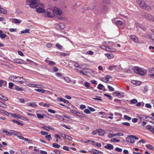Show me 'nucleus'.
<instances>
[{
	"label": "nucleus",
	"instance_id": "nucleus-36",
	"mask_svg": "<svg viewBox=\"0 0 154 154\" xmlns=\"http://www.w3.org/2000/svg\"><path fill=\"white\" fill-rule=\"evenodd\" d=\"M21 34H23V33H29L30 32L29 31V29H26L24 30H22V31H21Z\"/></svg>",
	"mask_w": 154,
	"mask_h": 154
},
{
	"label": "nucleus",
	"instance_id": "nucleus-1",
	"mask_svg": "<svg viewBox=\"0 0 154 154\" xmlns=\"http://www.w3.org/2000/svg\"><path fill=\"white\" fill-rule=\"evenodd\" d=\"M38 0H26V3L30 7L32 8H35L37 6H43V4L39 2Z\"/></svg>",
	"mask_w": 154,
	"mask_h": 154
},
{
	"label": "nucleus",
	"instance_id": "nucleus-2",
	"mask_svg": "<svg viewBox=\"0 0 154 154\" xmlns=\"http://www.w3.org/2000/svg\"><path fill=\"white\" fill-rule=\"evenodd\" d=\"M9 79L13 81L18 82L21 84H23V83L26 82V79L19 76H11L9 77Z\"/></svg>",
	"mask_w": 154,
	"mask_h": 154
},
{
	"label": "nucleus",
	"instance_id": "nucleus-5",
	"mask_svg": "<svg viewBox=\"0 0 154 154\" xmlns=\"http://www.w3.org/2000/svg\"><path fill=\"white\" fill-rule=\"evenodd\" d=\"M138 138L134 135H130L126 138V140L129 143H133L134 142V140H138Z\"/></svg>",
	"mask_w": 154,
	"mask_h": 154
},
{
	"label": "nucleus",
	"instance_id": "nucleus-33",
	"mask_svg": "<svg viewBox=\"0 0 154 154\" xmlns=\"http://www.w3.org/2000/svg\"><path fill=\"white\" fill-rule=\"evenodd\" d=\"M0 98L3 99L5 101H8V99L6 97H4V96L2 95L1 94H0Z\"/></svg>",
	"mask_w": 154,
	"mask_h": 154
},
{
	"label": "nucleus",
	"instance_id": "nucleus-28",
	"mask_svg": "<svg viewBox=\"0 0 154 154\" xmlns=\"http://www.w3.org/2000/svg\"><path fill=\"white\" fill-rule=\"evenodd\" d=\"M115 23L117 25L121 26L122 25L123 23L121 20H118L116 21Z\"/></svg>",
	"mask_w": 154,
	"mask_h": 154
},
{
	"label": "nucleus",
	"instance_id": "nucleus-60",
	"mask_svg": "<svg viewBox=\"0 0 154 154\" xmlns=\"http://www.w3.org/2000/svg\"><path fill=\"white\" fill-rule=\"evenodd\" d=\"M115 149L116 151L119 152H121L122 151V149L119 147H116Z\"/></svg>",
	"mask_w": 154,
	"mask_h": 154
},
{
	"label": "nucleus",
	"instance_id": "nucleus-64",
	"mask_svg": "<svg viewBox=\"0 0 154 154\" xmlns=\"http://www.w3.org/2000/svg\"><path fill=\"white\" fill-rule=\"evenodd\" d=\"M149 49H152V50L151 51L152 52H154V46H149Z\"/></svg>",
	"mask_w": 154,
	"mask_h": 154
},
{
	"label": "nucleus",
	"instance_id": "nucleus-25",
	"mask_svg": "<svg viewBox=\"0 0 154 154\" xmlns=\"http://www.w3.org/2000/svg\"><path fill=\"white\" fill-rule=\"evenodd\" d=\"M12 121L15 123H16L18 125H21V126H23V124L20 122L19 121H17V120H12Z\"/></svg>",
	"mask_w": 154,
	"mask_h": 154
},
{
	"label": "nucleus",
	"instance_id": "nucleus-44",
	"mask_svg": "<svg viewBox=\"0 0 154 154\" xmlns=\"http://www.w3.org/2000/svg\"><path fill=\"white\" fill-rule=\"evenodd\" d=\"M137 100L135 99H134L130 101V102L132 103H137Z\"/></svg>",
	"mask_w": 154,
	"mask_h": 154
},
{
	"label": "nucleus",
	"instance_id": "nucleus-47",
	"mask_svg": "<svg viewBox=\"0 0 154 154\" xmlns=\"http://www.w3.org/2000/svg\"><path fill=\"white\" fill-rule=\"evenodd\" d=\"M64 79L67 82H69L71 81V79L67 77H65Z\"/></svg>",
	"mask_w": 154,
	"mask_h": 154
},
{
	"label": "nucleus",
	"instance_id": "nucleus-56",
	"mask_svg": "<svg viewBox=\"0 0 154 154\" xmlns=\"http://www.w3.org/2000/svg\"><path fill=\"white\" fill-rule=\"evenodd\" d=\"M146 5V4L145 2L144 1L143 3V2H142L140 4V5L139 6L140 7L142 8H143V7H144Z\"/></svg>",
	"mask_w": 154,
	"mask_h": 154
},
{
	"label": "nucleus",
	"instance_id": "nucleus-53",
	"mask_svg": "<svg viewBox=\"0 0 154 154\" xmlns=\"http://www.w3.org/2000/svg\"><path fill=\"white\" fill-rule=\"evenodd\" d=\"M15 89L17 91H22L23 89L21 88H19L18 86H16L15 87Z\"/></svg>",
	"mask_w": 154,
	"mask_h": 154
},
{
	"label": "nucleus",
	"instance_id": "nucleus-22",
	"mask_svg": "<svg viewBox=\"0 0 154 154\" xmlns=\"http://www.w3.org/2000/svg\"><path fill=\"white\" fill-rule=\"evenodd\" d=\"M139 118L140 119V121H142V119L145 120V119H148V116H146L143 115H140L139 116Z\"/></svg>",
	"mask_w": 154,
	"mask_h": 154
},
{
	"label": "nucleus",
	"instance_id": "nucleus-41",
	"mask_svg": "<svg viewBox=\"0 0 154 154\" xmlns=\"http://www.w3.org/2000/svg\"><path fill=\"white\" fill-rule=\"evenodd\" d=\"M143 0H137L136 2L137 4L140 6V4L143 2Z\"/></svg>",
	"mask_w": 154,
	"mask_h": 154
},
{
	"label": "nucleus",
	"instance_id": "nucleus-4",
	"mask_svg": "<svg viewBox=\"0 0 154 154\" xmlns=\"http://www.w3.org/2000/svg\"><path fill=\"white\" fill-rule=\"evenodd\" d=\"M45 16L47 17L51 18L54 17V14L53 10L48 8L46 10V12L45 14Z\"/></svg>",
	"mask_w": 154,
	"mask_h": 154
},
{
	"label": "nucleus",
	"instance_id": "nucleus-57",
	"mask_svg": "<svg viewBox=\"0 0 154 154\" xmlns=\"http://www.w3.org/2000/svg\"><path fill=\"white\" fill-rule=\"evenodd\" d=\"M49 64L50 65L54 66L55 65L56 63L53 61H49Z\"/></svg>",
	"mask_w": 154,
	"mask_h": 154
},
{
	"label": "nucleus",
	"instance_id": "nucleus-30",
	"mask_svg": "<svg viewBox=\"0 0 154 154\" xmlns=\"http://www.w3.org/2000/svg\"><path fill=\"white\" fill-rule=\"evenodd\" d=\"M42 128L43 129H45L48 131L50 129H51V127L50 126H48V127L46 126H42Z\"/></svg>",
	"mask_w": 154,
	"mask_h": 154
},
{
	"label": "nucleus",
	"instance_id": "nucleus-61",
	"mask_svg": "<svg viewBox=\"0 0 154 154\" xmlns=\"http://www.w3.org/2000/svg\"><path fill=\"white\" fill-rule=\"evenodd\" d=\"M48 111L49 112H51V113H55L56 112L55 111V110H52V109H48Z\"/></svg>",
	"mask_w": 154,
	"mask_h": 154
},
{
	"label": "nucleus",
	"instance_id": "nucleus-26",
	"mask_svg": "<svg viewBox=\"0 0 154 154\" xmlns=\"http://www.w3.org/2000/svg\"><path fill=\"white\" fill-rule=\"evenodd\" d=\"M106 55L108 59H110L113 58L114 57L113 55L111 54L107 53L106 54Z\"/></svg>",
	"mask_w": 154,
	"mask_h": 154
},
{
	"label": "nucleus",
	"instance_id": "nucleus-20",
	"mask_svg": "<svg viewBox=\"0 0 154 154\" xmlns=\"http://www.w3.org/2000/svg\"><path fill=\"white\" fill-rule=\"evenodd\" d=\"M58 27L60 29H63L65 26L64 24L62 23H60L58 25Z\"/></svg>",
	"mask_w": 154,
	"mask_h": 154
},
{
	"label": "nucleus",
	"instance_id": "nucleus-45",
	"mask_svg": "<svg viewBox=\"0 0 154 154\" xmlns=\"http://www.w3.org/2000/svg\"><path fill=\"white\" fill-rule=\"evenodd\" d=\"M124 118L126 120H130L131 119V117L127 115H125L124 116Z\"/></svg>",
	"mask_w": 154,
	"mask_h": 154
},
{
	"label": "nucleus",
	"instance_id": "nucleus-32",
	"mask_svg": "<svg viewBox=\"0 0 154 154\" xmlns=\"http://www.w3.org/2000/svg\"><path fill=\"white\" fill-rule=\"evenodd\" d=\"M91 152H92L93 154H98L99 153H103V152L101 151L96 150H95L94 151H93Z\"/></svg>",
	"mask_w": 154,
	"mask_h": 154
},
{
	"label": "nucleus",
	"instance_id": "nucleus-11",
	"mask_svg": "<svg viewBox=\"0 0 154 154\" xmlns=\"http://www.w3.org/2000/svg\"><path fill=\"white\" fill-rule=\"evenodd\" d=\"M146 128L149 130L150 132L154 133V128L150 125H147L146 126Z\"/></svg>",
	"mask_w": 154,
	"mask_h": 154
},
{
	"label": "nucleus",
	"instance_id": "nucleus-34",
	"mask_svg": "<svg viewBox=\"0 0 154 154\" xmlns=\"http://www.w3.org/2000/svg\"><path fill=\"white\" fill-rule=\"evenodd\" d=\"M146 146L147 148L151 150L153 149L154 148L153 146L152 145L150 144L146 145Z\"/></svg>",
	"mask_w": 154,
	"mask_h": 154
},
{
	"label": "nucleus",
	"instance_id": "nucleus-38",
	"mask_svg": "<svg viewBox=\"0 0 154 154\" xmlns=\"http://www.w3.org/2000/svg\"><path fill=\"white\" fill-rule=\"evenodd\" d=\"M74 66L76 67L79 69H82V68H81V66H79V65L77 62H75L74 63Z\"/></svg>",
	"mask_w": 154,
	"mask_h": 154
},
{
	"label": "nucleus",
	"instance_id": "nucleus-6",
	"mask_svg": "<svg viewBox=\"0 0 154 154\" xmlns=\"http://www.w3.org/2000/svg\"><path fill=\"white\" fill-rule=\"evenodd\" d=\"M100 48L107 51H109L114 52L116 51V49L113 48H110L109 47H107L104 45H101Z\"/></svg>",
	"mask_w": 154,
	"mask_h": 154
},
{
	"label": "nucleus",
	"instance_id": "nucleus-46",
	"mask_svg": "<svg viewBox=\"0 0 154 154\" xmlns=\"http://www.w3.org/2000/svg\"><path fill=\"white\" fill-rule=\"evenodd\" d=\"M11 116L12 117H15V118H20L19 117V115H16V114L11 113Z\"/></svg>",
	"mask_w": 154,
	"mask_h": 154
},
{
	"label": "nucleus",
	"instance_id": "nucleus-21",
	"mask_svg": "<svg viewBox=\"0 0 154 154\" xmlns=\"http://www.w3.org/2000/svg\"><path fill=\"white\" fill-rule=\"evenodd\" d=\"M2 132L5 133L6 135H11L12 134V132H9L5 129H3L2 131Z\"/></svg>",
	"mask_w": 154,
	"mask_h": 154
},
{
	"label": "nucleus",
	"instance_id": "nucleus-27",
	"mask_svg": "<svg viewBox=\"0 0 154 154\" xmlns=\"http://www.w3.org/2000/svg\"><path fill=\"white\" fill-rule=\"evenodd\" d=\"M12 20H14V23L16 24L20 23L21 22V21L20 20L17 19H13Z\"/></svg>",
	"mask_w": 154,
	"mask_h": 154
},
{
	"label": "nucleus",
	"instance_id": "nucleus-59",
	"mask_svg": "<svg viewBox=\"0 0 154 154\" xmlns=\"http://www.w3.org/2000/svg\"><path fill=\"white\" fill-rule=\"evenodd\" d=\"M98 133V130H96L95 131H94L92 132V134L94 135H95L97 133Z\"/></svg>",
	"mask_w": 154,
	"mask_h": 154
},
{
	"label": "nucleus",
	"instance_id": "nucleus-54",
	"mask_svg": "<svg viewBox=\"0 0 154 154\" xmlns=\"http://www.w3.org/2000/svg\"><path fill=\"white\" fill-rule=\"evenodd\" d=\"M84 112L87 114H89L91 113L90 110L88 109H85L84 110Z\"/></svg>",
	"mask_w": 154,
	"mask_h": 154
},
{
	"label": "nucleus",
	"instance_id": "nucleus-48",
	"mask_svg": "<svg viewBox=\"0 0 154 154\" xmlns=\"http://www.w3.org/2000/svg\"><path fill=\"white\" fill-rule=\"evenodd\" d=\"M54 136L56 139L59 140V141L61 140V138L60 136L56 134L54 135Z\"/></svg>",
	"mask_w": 154,
	"mask_h": 154
},
{
	"label": "nucleus",
	"instance_id": "nucleus-12",
	"mask_svg": "<svg viewBox=\"0 0 154 154\" xmlns=\"http://www.w3.org/2000/svg\"><path fill=\"white\" fill-rule=\"evenodd\" d=\"M42 111L38 110L36 111V115L37 118L38 119H43L44 118L43 116L40 114V113H42Z\"/></svg>",
	"mask_w": 154,
	"mask_h": 154
},
{
	"label": "nucleus",
	"instance_id": "nucleus-7",
	"mask_svg": "<svg viewBox=\"0 0 154 154\" xmlns=\"http://www.w3.org/2000/svg\"><path fill=\"white\" fill-rule=\"evenodd\" d=\"M53 11L54 14L55 13L57 15L60 16L62 14V12L61 11L56 7H54Z\"/></svg>",
	"mask_w": 154,
	"mask_h": 154
},
{
	"label": "nucleus",
	"instance_id": "nucleus-15",
	"mask_svg": "<svg viewBox=\"0 0 154 154\" xmlns=\"http://www.w3.org/2000/svg\"><path fill=\"white\" fill-rule=\"evenodd\" d=\"M27 106H29L31 107H34L36 108L37 106V105L34 103H26Z\"/></svg>",
	"mask_w": 154,
	"mask_h": 154
},
{
	"label": "nucleus",
	"instance_id": "nucleus-16",
	"mask_svg": "<svg viewBox=\"0 0 154 154\" xmlns=\"http://www.w3.org/2000/svg\"><path fill=\"white\" fill-rule=\"evenodd\" d=\"M98 133L99 135L100 136H103L105 134V131L101 129H98Z\"/></svg>",
	"mask_w": 154,
	"mask_h": 154
},
{
	"label": "nucleus",
	"instance_id": "nucleus-29",
	"mask_svg": "<svg viewBox=\"0 0 154 154\" xmlns=\"http://www.w3.org/2000/svg\"><path fill=\"white\" fill-rule=\"evenodd\" d=\"M52 146L54 147L58 148L60 147V146L57 143H54L52 144Z\"/></svg>",
	"mask_w": 154,
	"mask_h": 154
},
{
	"label": "nucleus",
	"instance_id": "nucleus-24",
	"mask_svg": "<svg viewBox=\"0 0 154 154\" xmlns=\"http://www.w3.org/2000/svg\"><path fill=\"white\" fill-rule=\"evenodd\" d=\"M34 90L35 91L37 92H41L42 93H44L45 91V90L41 89H35Z\"/></svg>",
	"mask_w": 154,
	"mask_h": 154
},
{
	"label": "nucleus",
	"instance_id": "nucleus-10",
	"mask_svg": "<svg viewBox=\"0 0 154 154\" xmlns=\"http://www.w3.org/2000/svg\"><path fill=\"white\" fill-rule=\"evenodd\" d=\"M123 135L124 134L122 133H117L114 134H109L108 135V137L109 138H111L116 136H123Z\"/></svg>",
	"mask_w": 154,
	"mask_h": 154
},
{
	"label": "nucleus",
	"instance_id": "nucleus-39",
	"mask_svg": "<svg viewBox=\"0 0 154 154\" xmlns=\"http://www.w3.org/2000/svg\"><path fill=\"white\" fill-rule=\"evenodd\" d=\"M103 87L104 86L103 85L100 84L98 85L97 88L100 90H102Z\"/></svg>",
	"mask_w": 154,
	"mask_h": 154
},
{
	"label": "nucleus",
	"instance_id": "nucleus-42",
	"mask_svg": "<svg viewBox=\"0 0 154 154\" xmlns=\"http://www.w3.org/2000/svg\"><path fill=\"white\" fill-rule=\"evenodd\" d=\"M45 137L48 139V141H50V140L52 139L51 135L50 134L46 135L45 136Z\"/></svg>",
	"mask_w": 154,
	"mask_h": 154
},
{
	"label": "nucleus",
	"instance_id": "nucleus-62",
	"mask_svg": "<svg viewBox=\"0 0 154 154\" xmlns=\"http://www.w3.org/2000/svg\"><path fill=\"white\" fill-rule=\"evenodd\" d=\"M149 38L152 40H154V35L149 34Z\"/></svg>",
	"mask_w": 154,
	"mask_h": 154
},
{
	"label": "nucleus",
	"instance_id": "nucleus-49",
	"mask_svg": "<svg viewBox=\"0 0 154 154\" xmlns=\"http://www.w3.org/2000/svg\"><path fill=\"white\" fill-rule=\"evenodd\" d=\"M108 88L109 89V91H113L114 90V88L110 85L108 86Z\"/></svg>",
	"mask_w": 154,
	"mask_h": 154
},
{
	"label": "nucleus",
	"instance_id": "nucleus-35",
	"mask_svg": "<svg viewBox=\"0 0 154 154\" xmlns=\"http://www.w3.org/2000/svg\"><path fill=\"white\" fill-rule=\"evenodd\" d=\"M0 106L4 108H6L7 107V106L5 104L0 102Z\"/></svg>",
	"mask_w": 154,
	"mask_h": 154
},
{
	"label": "nucleus",
	"instance_id": "nucleus-50",
	"mask_svg": "<svg viewBox=\"0 0 154 154\" xmlns=\"http://www.w3.org/2000/svg\"><path fill=\"white\" fill-rule=\"evenodd\" d=\"M56 46L57 48H58L60 49H62V46L59 43H57L56 45Z\"/></svg>",
	"mask_w": 154,
	"mask_h": 154
},
{
	"label": "nucleus",
	"instance_id": "nucleus-40",
	"mask_svg": "<svg viewBox=\"0 0 154 154\" xmlns=\"http://www.w3.org/2000/svg\"><path fill=\"white\" fill-rule=\"evenodd\" d=\"M1 83L2 84V85L6 86L7 85V82L3 80H0Z\"/></svg>",
	"mask_w": 154,
	"mask_h": 154
},
{
	"label": "nucleus",
	"instance_id": "nucleus-55",
	"mask_svg": "<svg viewBox=\"0 0 154 154\" xmlns=\"http://www.w3.org/2000/svg\"><path fill=\"white\" fill-rule=\"evenodd\" d=\"M14 86V84L11 82H10L9 83V88L10 89L12 88Z\"/></svg>",
	"mask_w": 154,
	"mask_h": 154
},
{
	"label": "nucleus",
	"instance_id": "nucleus-19",
	"mask_svg": "<svg viewBox=\"0 0 154 154\" xmlns=\"http://www.w3.org/2000/svg\"><path fill=\"white\" fill-rule=\"evenodd\" d=\"M57 100L59 101L63 102L65 103H69V101L68 100H67L65 99H63L62 98H57Z\"/></svg>",
	"mask_w": 154,
	"mask_h": 154
},
{
	"label": "nucleus",
	"instance_id": "nucleus-58",
	"mask_svg": "<svg viewBox=\"0 0 154 154\" xmlns=\"http://www.w3.org/2000/svg\"><path fill=\"white\" fill-rule=\"evenodd\" d=\"M66 138L69 140H72V138L71 137L68 135H66Z\"/></svg>",
	"mask_w": 154,
	"mask_h": 154
},
{
	"label": "nucleus",
	"instance_id": "nucleus-13",
	"mask_svg": "<svg viewBox=\"0 0 154 154\" xmlns=\"http://www.w3.org/2000/svg\"><path fill=\"white\" fill-rule=\"evenodd\" d=\"M104 147L107 149H112L113 148V146L112 145L108 143L107 145L105 146Z\"/></svg>",
	"mask_w": 154,
	"mask_h": 154
},
{
	"label": "nucleus",
	"instance_id": "nucleus-31",
	"mask_svg": "<svg viewBox=\"0 0 154 154\" xmlns=\"http://www.w3.org/2000/svg\"><path fill=\"white\" fill-rule=\"evenodd\" d=\"M92 99L94 100H102L101 99V97L99 96H96L95 97L93 98Z\"/></svg>",
	"mask_w": 154,
	"mask_h": 154
},
{
	"label": "nucleus",
	"instance_id": "nucleus-8",
	"mask_svg": "<svg viewBox=\"0 0 154 154\" xmlns=\"http://www.w3.org/2000/svg\"><path fill=\"white\" fill-rule=\"evenodd\" d=\"M38 8L36 9V11L37 12L41 13L45 12V10L43 8L44 7V5L43 6H40V5L37 6Z\"/></svg>",
	"mask_w": 154,
	"mask_h": 154
},
{
	"label": "nucleus",
	"instance_id": "nucleus-3",
	"mask_svg": "<svg viewBox=\"0 0 154 154\" xmlns=\"http://www.w3.org/2000/svg\"><path fill=\"white\" fill-rule=\"evenodd\" d=\"M133 69L135 73L141 75H144L147 73V70L146 69L138 67H135Z\"/></svg>",
	"mask_w": 154,
	"mask_h": 154
},
{
	"label": "nucleus",
	"instance_id": "nucleus-37",
	"mask_svg": "<svg viewBox=\"0 0 154 154\" xmlns=\"http://www.w3.org/2000/svg\"><path fill=\"white\" fill-rule=\"evenodd\" d=\"M143 8L148 11H149L151 9L150 7L149 6L147 5L146 4L144 7V8L143 7Z\"/></svg>",
	"mask_w": 154,
	"mask_h": 154
},
{
	"label": "nucleus",
	"instance_id": "nucleus-63",
	"mask_svg": "<svg viewBox=\"0 0 154 154\" xmlns=\"http://www.w3.org/2000/svg\"><path fill=\"white\" fill-rule=\"evenodd\" d=\"M56 154H60V152L58 150H55L53 151Z\"/></svg>",
	"mask_w": 154,
	"mask_h": 154
},
{
	"label": "nucleus",
	"instance_id": "nucleus-43",
	"mask_svg": "<svg viewBox=\"0 0 154 154\" xmlns=\"http://www.w3.org/2000/svg\"><path fill=\"white\" fill-rule=\"evenodd\" d=\"M0 112L6 115H7L8 114V112L4 110L0 109Z\"/></svg>",
	"mask_w": 154,
	"mask_h": 154
},
{
	"label": "nucleus",
	"instance_id": "nucleus-18",
	"mask_svg": "<svg viewBox=\"0 0 154 154\" xmlns=\"http://www.w3.org/2000/svg\"><path fill=\"white\" fill-rule=\"evenodd\" d=\"M21 61H23L22 60H20L19 59H15L14 60V63H17L19 64H22L23 63Z\"/></svg>",
	"mask_w": 154,
	"mask_h": 154
},
{
	"label": "nucleus",
	"instance_id": "nucleus-23",
	"mask_svg": "<svg viewBox=\"0 0 154 154\" xmlns=\"http://www.w3.org/2000/svg\"><path fill=\"white\" fill-rule=\"evenodd\" d=\"M3 13L4 14H6L7 13V11L5 10L2 8H1V6H0V14Z\"/></svg>",
	"mask_w": 154,
	"mask_h": 154
},
{
	"label": "nucleus",
	"instance_id": "nucleus-17",
	"mask_svg": "<svg viewBox=\"0 0 154 154\" xmlns=\"http://www.w3.org/2000/svg\"><path fill=\"white\" fill-rule=\"evenodd\" d=\"M7 36V35L3 33L2 31L0 30V37L2 38H5Z\"/></svg>",
	"mask_w": 154,
	"mask_h": 154
},
{
	"label": "nucleus",
	"instance_id": "nucleus-51",
	"mask_svg": "<svg viewBox=\"0 0 154 154\" xmlns=\"http://www.w3.org/2000/svg\"><path fill=\"white\" fill-rule=\"evenodd\" d=\"M114 141H115L116 142H120V141L119 140L116 139L115 138H113L110 140L111 142H113Z\"/></svg>",
	"mask_w": 154,
	"mask_h": 154
},
{
	"label": "nucleus",
	"instance_id": "nucleus-9",
	"mask_svg": "<svg viewBox=\"0 0 154 154\" xmlns=\"http://www.w3.org/2000/svg\"><path fill=\"white\" fill-rule=\"evenodd\" d=\"M145 17L150 21L154 22V16L150 14H146L145 16Z\"/></svg>",
	"mask_w": 154,
	"mask_h": 154
},
{
	"label": "nucleus",
	"instance_id": "nucleus-52",
	"mask_svg": "<svg viewBox=\"0 0 154 154\" xmlns=\"http://www.w3.org/2000/svg\"><path fill=\"white\" fill-rule=\"evenodd\" d=\"M111 78L112 77L109 75H106V80L107 82H108L109 81V79H111Z\"/></svg>",
	"mask_w": 154,
	"mask_h": 154
},
{
	"label": "nucleus",
	"instance_id": "nucleus-14",
	"mask_svg": "<svg viewBox=\"0 0 154 154\" xmlns=\"http://www.w3.org/2000/svg\"><path fill=\"white\" fill-rule=\"evenodd\" d=\"M131 39L135 42L137 43L138 42V39L135 35H132L131 36Z\"/></svg>",
	"mask_w": 154,
	"mask_h": 154
}]
</instances>
